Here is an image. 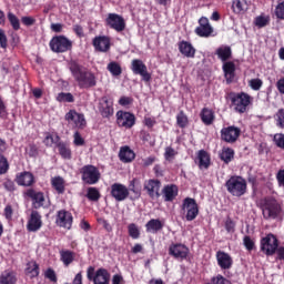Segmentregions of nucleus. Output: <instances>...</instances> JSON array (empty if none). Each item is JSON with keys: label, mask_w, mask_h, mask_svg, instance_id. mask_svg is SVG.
Masks as SVG:
<instances>
[{"label": "nucleus", "mask_w": 284, "mask_h": 284, "mask_svg": "<svg viewBox=\"0 0 284 284\" xmlns=\"http://www.w3.org/2000/svg\"><path fill=\"white\" fill-rule=\"evenodd\" d=\"M276 180L281 187H284V169H281L278 173H276Z\"/></svg>", "instance_id": "774afa93"}, {"label": "nucleus", "mask_w": 284, "mask_h": 284, "mask_svg": "<svg viewBox=\"0 0 284 284\" xmlns=\"http://www.w3.org/2000/svg\"><path fill=\"white\" fill-rule=\"evenodd\" d=\"M261 210L264 220H276L281 216L283 209L276 197L267 196L261 200Z\"/></svg>", "instance_id": "f03ea898"}, {"label": "nucleus", "mask_w": 284, "mask_h": 284, "mask_svg": "<svg viewBox=\"0 0 284 284\" xmlns=\"http://www.w3.org/2000/svg\"><path fill=\"white\" fill-rule=\"evenodd\" d=\"M275 16L278 20H284V0L276 6Z\"/></svg>", "instance_id": "bf43d9fd"}, {"label": "nucleus", "mask_w": 284, "mask_h": 284, "mask_svg": "<svg viewBox=\"0 0 284 284\" xmlns=\"http://www.w3.org/2000/svg\"><path fill=\"white\" fill-rule=\"evenodd\" d=\"M214 29L211 24L207 26H199L195 29V33L200 37V38H210L213 33Z\"/></svg>", "instance_id": "ea45409f"}, {"label": "nucleus", "mask_w": 284, "mask_h": 284, "mask_svg": "<svg viewBox=\"0 0 284 284\" xmlns=\"http://www.w3.org/2000/svg\"><path fill=\"white\" fill-rule=\"evenodd\" d=\"M110 194L116 202H123L130 195L129 189L125 186V184H120L119 182L111 184Z\"/></svg>", "instance_id": "2eb2a0df"}, {"label": "nucleus", "mask_w": 284, "mask_h": 284, "mask_svg": "<svg viewBox=\"0 0 284 284\" xmlns=\"http://www.w3.org/2000/svg\"><path fill=\"white\" fill-rule=\"evenodd\" d=\"M57 101L58 102H64V103H73L74 102V97L71 92H60L57 95Z\"/></svg>", "instance_id": "a18cd8bd"}, {"label": "nucleus", "mask_w": 284, "mask_h": 284, "mask_svg": "<svg viewBox=\"0 0 284 284\" xmlns=\"http://www.w3.org/2000/svg\"><path fill=\"white\" fill-rule=\"evenodd\" d=\"M105 24L118 33L123 32L126 28L124 18L121 14L113 12H110L105 18Z\"/></svg>", "instance_id": "9b49d317"}, {"label": "nucleus", "mask_w": 284, "mask_h": 284, "mask_svg": "<svg viewBox=\"0 0 284 284\" xmlns=\"http://www.w3.org/2000/svg\"><path fill=\"white\" fill-rule=\"evenodd\" d=\"M14 181L19 186L31 187L36 183V178L30 171H22V173H17Z\"/></svg>", "instance_id": "aec40b11"}, {"label": "nucleus", "mask_w": 284, "mask_h": 284, "mask_svg": "<svg viewBox=\"0 0 284 284\" xmlns=\"http://www.w3.org/2000/svg\"><path fill=\"white\" fill-rule=\"evenodd\" d=\"M51 186L57 191L58 194H63L65 192V182L63 178L57 175L51 180Z\"/></svg>", "instance_id": "f704fd0d"}, {"label": "nucleus", "mask_w": 284, "mask_h": 284, "mask_svg": "<svg viewBox=\"0 0 284 284\" xmlns=\"http://www.w3.org/2000/svg\"><path fill=\"white\" fill-rule=\"evenodd\" d=\"M236 222L232 217H227L225 220V230L229 234H233L235 232Z\"/></svg>", "instance_id": "5fc2aeb1"}, {"label": "nucleus", "mask_w": 284, "mask_h": 284, "mask_svg": "<svg viewBox=\"0 0 284 284\" xmlns=\"http://www.w3.org/2000/svg\"><path fill=\"white\" fill-rule=\"evenodd\" d=\"M3 187L8 192H14L16 191V184H14L13 180H9V179L4 180Z\"/></svg>", "instance_id": "69168bd1"}, {"label": "nucleus", "mask_w": 284, "mask_h": 284, "mask_svg": "<svg viewBox=\"0 0 284 284\" xmlns=\"http://www.w3.org/2000/svg\"><path fill=\"white\" fill-rule=\"evenodd\" d=\"M60 142V136L58 134L53 136L51 133H48L43 140L44 145L49 148H51L53 144L58 145Z\"/></svg>", "instance_id": "de8ad7c7"}, {"label": "nucleus", "mask_w": 284, "mask_h": 284, "mask_svg": "<svg viewBox=\"0 0 284 284\" xmlns=\"http://www.w3.org/2000/svg\"><path fill=\"white\" fill-rule=\"evenodd\" d=\"M176 124L179 125V128L181 129H185L189 125V119L187 115L184 113L183 110H181L179 112V114L176 115Z\"/></svg>", "instance_id": "c03bdc74"}, {"label": "nucleus", "mask_w": 284, "mask_h": 284, "mask_svg": "<svg viewBox=\"0 0 284 284\" xmlns=\"http://www.w3.org/2000/svg\"><path fill=\"white\" fill-rule=\"evenodd\" d=\"M26 196L31 199L32 207L39 210L44 206L45 197L42 191H34V189H27Z\"/></svg>", "instance_id": "f3484780"}, {"label": "nucleus", "mask_w": 284, "mask_h": 284, "mask_svg": "<svg viewBox=\"0 0 284 284\" xmlns=\"http://www.w3.org/2000/svg\"><path fill=\"white\" fill-rule=\"evenodd\" d=\"M55 223L59 227L71 230L72 223H73L72 213H70V211H65L64 209H62L61 211H58Z\"/></svg>", "instance_id": "dca6fc26"}, {"label": "nucleus", "mask_w": 284, "mask_h": 284, "mask_svg": "<svg viewBox=\"0 0 284 284\" xmlns=\"http://www.w3.org/2000/svg\"><path fill=\"white\" fill-rule=\"evenodd\" d=\"M190 254V248L186 244H182L181 242H173L169 246V255L174 257L178 261L187 260Z\"/></svg>", "instance_id": "1a4fd4ad"}, {"label": "nucleus", "mask_w": 284, "mask_h": 284, "mask_svg": "<svg viewBox=\"0 0 284 284\" xmlns=\"http://www.w3.org/2000/svg\"><path fill=\"white\" fill-rule=\"evenodd\" d=\"M12 214H13V209L11 206V204H7L4 211H3V215L8 221L12 220Z\"/></svg>", "instance_id": "338daca9"}, {"label": "nucleus", "mask_w": 284, "mask_h": 284, "mask_svg": "<svg viewBox=\"0 0 284 284\" xmlns=\"http://www.w3.org/2000/svg\"><path fill=\"white\" fill-rule=\"evenodd\" d=\"M129 194L130 192L133 193V199L139 200L142 195L141 186H140V180L138 178H133L129 184Z\"/></svg>", "instance_id": "72a5a7b5"}, {"label": "nucleus", "mask_w": 284, "mask_h": 284, "mask_svg": "<svg viewBox=\"0 0 284 284\" xmlns=\"http://www.w3.org/2000/svg\"><path fill=\"white\" fill-rule=\"evenodd\" d=\"M8 20H9V22L12 26L14 31L20 30V20L18 19V17L14 13L8 12Z\"/></svg>", "instance_id": "3c124183"}, {"label": "nucleus", "mask_w": 284, "mask_h": 284, "mask_svg": "<svg viewBox=\"0 0 284 284\" xmlns=\"http://www.w3.org/2000/svg\"><path fill=\"white\" fill-rule=\"evenodd\" d=\"M9 170V162L8 159L0 154V175H3L8 172Z\"/></svg>", "instance_id": "864d4df0"}, {"label": "nucleus", "mask_w": 284, "mask_h": 284, "mask_svg": "<svg viewBox=\"0 0 284 284\" xmlns=\"http://www.w3.org/2000/svg\"><path fill=\"white\" fill-rule=\"evenodd\" d=\"M233 11L236 14H241L247 11L248 4L246 0H233Z\"/></svg>", "instance_id": "58836bf2"}, {"label": "nucleus", "mask_w": 284, "mask_h": 284, "mask_svg": "<svg viewBox=\"0 0 284 284\" xmlns=\"http://www.w3.org/2000/svg\"><path fill=\"white\" fill-rule=\"evenodd\" d=\"M234 155L235 151L230 146H224L222 152H220V158L225 164L231 163V161L234 159Z\"/></svg>", "instance_id": "e433bc0d"}, {"label": "nucleus", "mask_w": 284, "mask_h": 284, "mask_svg": "<svg viewBox=\"0 0 284 284\" xmlns=\"http://www.w3.org/2000/svg\"><path fill=\"white\" fill-rule=\"evenodd\" d=\"M216 260L223 271L231 270L234 263L233 257H231L230 253H225V251H217Z\"/></svg>", "instance_id": "b1692460"}, {"label": "nucleus", "mask_w": 284, "mask_h": 284, "mask_svg": "<svg viewBox=\"0 0 284 284\" xmlns=\"http://www.w3.org/2000/svg\"><path fill=\"white\" fill-rule=\"evenodd\" d=\"M225 187L232 196L237 199L247 193V182L241 175H232L230 180H226Z\"/></svg>", "instance_id": "20e7f679"}, {"label": "nucleus", "mask_w": 284, "mask_h": 284, "mask_svg": "<svg viewBox=\"0 0 284 284\" xmlns=\"http://www.w3.org/2000/svg\"><path fill=\"white\" fill-rule=\"evenodd\" d=\"M42 227V216L39 211H31V215L27 223L28 232H38Z\"/></svg>", "instance_id": "5701e85b"}, {"label": "nucleus", "mask_w": 284, "mask_h": 284, "mask_svg": "<svg viewBox=\"0 0 284 284\" xmlns=\"http://www.w3.org/2000/svg\"><path fill=\"white\" fill-rule=\"evenodd\" d=\"M271 22V17L270 16H265V14H261V16H257L255 18V26L258 28V29H263L265 27H267Z\"/></svg>", "instance_id": "37998d69"}, {"label": "nucleus", "mask_w": 284, "mask_h": 284, "mask_svg": "<svg viewBox=\"0 0 284 284\" xmlns=\"http://www.w3.org/2000/svg\"><path fill=\"white\" fill-rule=\"evenodd\" d=\"M223 71L226 79L227 84L233 83L235 79L236 65L233 61H226L223 64Z\"/></svg>", "instance_id": "bb28decb"}, {"label": "nucleus", "mask_w": 284, "mask_h": 284, "mask_svg": "<svg viewBox=\"0 0 284 284\" xmlns=\"http://www.w3.org/2000/svg\"><path fill=\"white\" fill-rule=\"evenodd\" d=\"M0 48L6 50L8 48V38L3 29L0 28Z\"/></svg>", "instance_id": "e2e57ef3"}, {"label": "nucleus", "mask_w": 284, "mask_h": 284, "mask_svg": "<svg viewBox=\"0 0 284 284\" xmlns=\"http://www.w3.org/2000/svg\"><path fill=\"white\" fill-rule=\"evenodd\" d=\"M80 174L82 175V181L88 185H94L100 180V171L93 164H85L80 169Z\"/></svg>", "instance_id": "6e6552de"}, {"label": "nucleus", "mask_w": 284, "mask_h": 284, "mask_svg": "<svg viewBox=\"0 0 284 284\" xmlns=\"http://www.w3.org/2000/svg\"><path fill=\"white\" fill-rule=\"evenodd\" d=\"M178 47L182 55L189 59H194L196 49L192 45L191 42L182 40L178 43Z\"/></svg>", "instance_id": "a878e982"}, {"label": "nucleus", "mask_w": 284, "mask_h": 284, "mask_svg": "<svg viewBox=\"0 0 284 284\" xmlns=\"http://www.w3.org/2000/svg\"><path fill=\"white\" fill-rule=\"evenodd\" d=\"M69 69L73 79L78 82L80 89L89 90L97 87L95 74L77 61H71L69 64Z\"/></svg>", "instance_id": "f257e3e1"}, {"label": "nucleus", "mask_w": 284, "mask_h": 284, "mask_svg": "<svg viewBox=\"0 0 284 284\" xmlns=\"http://www.w3.org/2000/svg\"><path fill=\"white\" fill-rule=\"evenodd\" d=\"M49 47L54 53H65L72 50V41L64 34L54 36L50 40Z\"/></svg>", "instance_id": "39448f33"}, {"label": "nucleus", "mask_w": 284, "mask_h": 284, "mask_svg": "<svg viewBox=\"0 0 284 284\" xmlns=\"http://www.w3.org/2000/svg\"><path fill=\"white\" fill-rule=\"evenodd\" d=\"M44 276L45 278L50 280V282L52 283L58 282L57 273L53 271V268H47Z\"/></svg>", "instance_id": "0e129e2a"}, {"label": "nucleus", "mask_w": 284, "mask_h": 284, "mask_svg": "<svg viewBox=\"0 0 284 284\" xmlns=\"http://www.w3.org/2000/svg\"><path fill=\"white\" fill-rule=\"evenodd\" d=\"M128 231H129V235H130L133 240L140 239L141 233H140V231H139L136 224H134V223L129 224Z\"/></svg>", "instance_id": "603ef678"}, {"label": "nucleus", "mask_w": 284, "mask_h": 284, "mask_svg": "<svg viewBox=\"0 0 284 284\" xmlns=\"http://www.w3.org/2000/svg\"><path fill=\"white\" fill-rule=\"evenodd\" d=\"M29 158H37L38 156V148L34 143H30L29 146L26 149Z\"/></svg>", "instance_id": "680f3d73"}, {"label": "nucleus", "mask_w": 284, "mask_h": 284, "mask_svg": "<svg viewBox=\"0 0 284 284\" xmlns=\"http://www.w3.org/2000/svg\"><path fill=\"white\" fill-rule=\"evenodd\" d=\"M229 98L231 101V108H233V110L239 114L246 113L253 102V97L244 91L230 92Z\"/></svg>", "instance_id": "7ed1b4c3"}, {"label": "nucleus", "mask_w": 284, "mask_h": 284, "mask_svg": "<svg viewBox=\"0 0 284 284\" xmlns=\"http://www.w3.org/2000/svg\"><path fill=\"white\" fill-rule=\"evenodd\" d=\"M248 84L252 90L260 91L261 88L263 87V81L260 78H254L250 80Z\"/></svg>", "instance_id": "6e6d98bb"}, {"label": "nucleus", "mask_w": 284, "mask_h": 284, "mask_svg": "<svg viewBox=\"0 0 284 284\" xmlns=\"http://www.w3.org/2000/svg\"><path fill=\"white\" fill-rule=\"evenodd\" d=\"M99 112L104 119L112 116L114 114L113 100L108 97H102L99 104Z\"/></svg>", "instance_id": "4be33fe9"}, {"label": "nucleus", "mask_w": 284, "mask_h": 284, "mask_svg": "<svg viewBox=\"0 0 284 284\" xmlns=\"http://www.w3.org/2000/svg\"><path fill=\"white\" fill-rule=\"evenodd\" d=\"M57 148H58L59 153L62 156V159H64V160L72 159V151L67 143H64L63 141H60L59 143H57Z\"/></svg>", "instance_id": "c9c22d12"}, {"label": "nucleus", "mask_w": 284, "mask_h": 284, "mask_svg": "<svg viewBox=\"0 0 284 284\" xmlns=\"http://www.w3.org/2000/svg\"><path fill=\"white\" fill-rule=\"evenodd\" d=\"M87 277L93 284H110L111 275L108 268L94 270V266H89L87 271Z\"/></svg>", "instance_id": "423d86ee"}, {"label": "nucleus", "mask_w": 284, "mask_h": 284, "mask_svg": "<svg viewBox=\"0 0 284 284\" xmlns=\"http://www.w3.org/2000/svg\"><path fill=\"white\" fill-rule=\"evenodd\" d=\"M178 154H179V152L174 148H172V146L165 148V152H164L165 161L172 162Z\"/></svg>", "instance_id": "8fccbe9b"}, {"label": "nucleus", "mask_w": 284, "mask_h": 284, "mask_svg": "<svg viewBox=\"0 0 284 284\" xmlns=\"http://www.w3.org/2000/svg\"><path fill=\"white\" fill-rule=\"evenodd\" d=\"M65 121L74 122L75 126L80 130H83L87 126L84 114L77 112L74 109H71L65 113Z\"/></svg>", "instance_id": "6ab92c4d"}, {"label": "nucleus", "mask_w": 284, "mask_h": 284, "mask_svg": "<svg viewBox=\"0 0 284 284\" xmlns=\"http://www.w3.org/2000/svg\"><path fill=\"white\" fill-rule=\"evenodd\" d=\"M136 118L134 113L119 110L116 112V122L120 128L132 129L135 124Z\"/></svg>", "instance_id": "ddd939ff"}, {"label": "nucleus", "mask_w": 284, "mask_h": 284, "mask_svg": "<svg viewBox=\"0 0 284 284\" xmlns=\"http://www.w3.org/2000/svg\"><path fill=\"white\" fill-rule=\"evenodd\" d=\"M164 224L161 222V220H149L145 224V229L148 233L156 234L161 230H163Z\"/></svg>", "instance_id": "473e14b6"}, {"label": "nucleus", "mask_w": 284, "mask_h": 284, "mask_svg": "<svg viewBox=\"0 0 284 284\" xmlns=\"http://www.w3.org/2000/svg\"><path fill=\"white\" fill-rule=\"evenodd\" d=\"M75 258V253L74 251H69V250H62L60 251V261L63 263L65 267H69Z\"/></svg>", "instance_id": "2f4dec72"}, {"label": "nucleus", "mask_w": 284, "mask_h": 284, "mask_svg": "<svg viewBox=\"0 0 284 284\" xmlns=\"http://www.w3.org/2000/svg\"><path fill=\"white\" fill-rule=\"evenodd\" d=\"M195 163L199 165L200 170H207L211 165V155L210 153L201 149L197 151Z\"/></svg>", "instance_id": "393cba45"}, {"label": "nucleus", "mask_w": 284, "mask_h": 284, "mask_svg": "<svg viewBox=\"0 0 284 284\" xmlns=\"http://www.w3.org/2000/svg\"><path fill=\"white\" fill-rule=\"evenodd\" d=\"M243 243L248 252H252L255 248V242L250 237V235H245V237H243Z\"/></svg>", "instance_id": "4d7b16f0"}, {"label": "nucleus", "mask_w": 284, "mask_h": 284, "mask_svg": "<svg viewBox=\"0 0 284 284\" xmlns=\"http://www.w3.org/2000/svg\"><path fill=\"white\" fill-rule=\"evenodd\" d=\"M182 211L186 213V221L192 222L199 215V204L194 197H185L182 204Z\"/></svg>", "instance_id": "f8f14e48"}, {"label": "nucleus", "mask_w": 284, "mask_h": 284, "mask_svg": "<svg viewBox=\"0 0 284 284\" xmlns=\"http://www.w3.org/2000/svg\"><path fill=\"white\" fill-rule=\"evenodd\" d=\"M92 44L98 52L106 53L111 48V39L108 36H97Z\"/></svg>", "instance_id": "412c9836"}, {"label": "nucleus", "mask_w": 284, "mask_h": 284, "mask_svg": "<svg viewBox=\"0 0 284 284\" xmlns=\"http://www.w3.org/2000/svg\"><path fill=\"white\" fill-rule=\"evenodd\" d=\"M119 158L122 163H131L135 159V153L129 145H123L120 148Z\"/></svg>", "instance_id": "c85d7f7f"}, {"label": "nucleus", "mask_w": 284, "mask_h": 284, "mask_svg": "<svg viewBox=\"0 0 284 284\" xmlns=\"http://www.w3.org/2000/svg\"><path fill=\"white\" fill-rule=\"evenodd\" d=\"M106 69L113 77H120L122 74V67L116 61L109 62Z\"/></svg>", "instance_id": "79ce46f5"}, {"label": "nucleus", "mask_w": 284, "mask_h": 284, "mask_svg": "<svg viewBox=\"0 0 284 284\" xmlns=\"http://www.w3.org/2000/svg\"><path fill=\"white\" fill-rule=\"evenodd\" d=\"M200 116H201L202 122L206 126L212 125L215 121L214 111L210 108H206V106L202 109Z\"/></svg>", "instance_id": "c756f323"}, {"label": "nucleus", "mask_w": 284, "mask_h": 284, "mask_svg": "<svg viewBox=\"0 0 284 284\" xmlns=\"http://www.w3.org/2000/svg\"><path fill=\"white\" fill-rule=\"evenodd\" d=\"M131 70L135 75L142 77L143 81L150 82L152 77L148 71L146 64L141 59H133L131 62Z\"/></svg>", "instance_id": "4468645a"}, {"label": "nucleus", "mask_w": 284, "mask_h": 284, "mask_svg": "<svg viewBox=\"0 0 284 284\" xmlns=\"http://www.w3.org/2000/svg\"><path fill=\"white\" fill-rule=\"evenodd\" d=\"M87 197L89 201L98 202L101 197V193L95 189V186H90L88 189Z\"/></svg>", "instance_id": "49530a36"}, {"label": "nucleus", "mask_w": 284, "mask_h": 284, "mask_svg": "<svg viewBox=\"0 0 284 284\" xmlns=\"http://www.w3.org/2000/svg\"><path fill=\"white\" fill-rule=\"evenodd\" d=\"M161 186H162V182H160V180H146V182L144 183V190L146 191L151 200L160 199Z\"/></svg>", "instance_id": "a211bd4d"}, {"label": "nucleus", "mask_w": 284, "mask_h": 284, "mask_svg": "<svg viewBox=\"0 0 284 284\" xmlns=\"http://www.w3.org/2000/svg\"><path fill=\"white\" fill-rule=\"evenodd\" d=\"M17 277L13 271H3L0 276V284H16Z\"/></svg>", "instance_id": "a19ab883"}, {"label": "nucleus", "mask_w": 284, "mask_h": 284, "mask_svg": "<svg viewBox=\"0 0 284 284\" xmlns=\"http://www.w3.org/2000/svg\"><path fill=\"white\" fill-rule=\"evenodd\" d=\"M242 133L241 128L236 125L223 126L221 130V140L229 144L237 142Z\"/></svg>", "instance_id": "9d476101"}, {"label": "nucleus", "mask_w": 284, "mask_h": 284, "mask_svg": "<svg viewBox=\"0 0 284 284\" xmlns=\"http://www.w3.org/2000/svg\"><path fill=\"white\" fill-rule=\"evenodd\" d=\"M205 284H232V283L224 276L217 275L211 280V283H205Z\"/></svg>", "instance_id": "13d9d810"}, {"label": "nucleus", "mask_w": 284, "mask_h": 284, "mask_svg": "<svg viewBox=\"0 0 284 284\" xmlns=\"http://www.w3.org/2000/svg\"><path fill=\"white\" fill-rule=\"evenodd\" d=\"M280 242L273 233H267L265 237L261 240V252L266 256H273L276 254Z\"/></svg>", "instance_id": "0eeeda50"}, {"label": "nucleus", "mask_w": 284, "mask_h": 284, "mask_svg": "<svg viewBox=\"0 0 284 284\" xmlns=\"http://www.w3.org/2000/svg\"><path fill=\"white\" fill-rule=\"evenodd\" d=\"M273 140L277 148L284 150V133H276Z\"/></svg>", "instance_id": "052dcab7"}, {"label": "nucleus", "mask_w": 284, "mask_h": 284, "mask_svg": "<svg viewBox=\"0 0 284 284\" xmlns=\"http://www.w3.org/2000/svg\"><path fill=\"white\" fill-rule=\"evenodd\" d=\"M215 54L225 63L232 58V48L230 45H221L216 49Z\"/></svg>", "instance_id": "7c9ffc66"}, {"label": "nucleus", "mask_w": 284, "mask_h": 284, "mask_svg": "<svg viewBox=\"0 0 284 284\" xmlns=\"http://www.w3.org/2000/svg\"><path fill=\"white\" fill-rule=\"evenodd\" d=\"M26 274L28 276H30V278L38 277L40 274L39 264H37V262H34V261L28 262L27 268H26Z\"/></svg>", "instance_id": "4c0bfd02"}, {"label": "nucleus", "mask_w": 284, "mask_h": 284, "mask_svg": "<svg viewBox=\"0 0 284 284\" xmlns=\"http://www.w3.org/2000/svg\"><path fill=\"white\" fill-rule=\"evenodd\" d=\"M165 202H173L179 195V189L176 184H166L162 191Z\"/></svg>", "instance_id": "cd10ccee"}, {"label": "nucleus", "mask_w": 284, "mask_h": 284, "mask_svg": "<svg viewBox=\"0 0 284 284\" xmlns=\"http://www.w3.org/2000/svg\"><path fill=\"white\" fill-rule=\"evenodd\" d=\"M274 119L276 121V126L284 130V108L278 109Z\"/></svg>", "instance_id": "09e8293b"}]
</instances>
